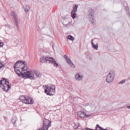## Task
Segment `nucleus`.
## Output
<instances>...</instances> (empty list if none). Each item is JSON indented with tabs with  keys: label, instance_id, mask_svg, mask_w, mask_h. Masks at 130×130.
<instances>
[{
	"label": "nucleus",
	"instance_id": "412c9836",
	"mask_svg": "<svg viewBox=\"0 0 130 130\" xmlns=\"http://www.w3.org/2000/svg\"><path fill=\"white\" fill-rule=\"evenodd\" d=\"M2 80H0V87H1L3 85V84H4L3 83V81H5V82L6 81V80H7L5 78H2Z\"/></svg>",
	"mask_w": 130,
	"mask_h": 130
},
{
	"label": "nucleus",
	"instance_id": "a18cd8bd",
	"mask_svg": "<svg viewBox=\"0 0 130 130\" xmlns=\"http://www.w3.org/2000/svg\"><path fill=\"white\" fill-rule=\"evenodd\" d=\"M104 130H107V129H104Z\"/></svg>",
	"mask_w": 130,
	"mask_h": 130
},
{
	"label": "nucleus",
	"instance_id": "f03ea898",
	"mask_svg": "<svg viewBox=\"0 0 130 130\" xmlns=\"http://www.w3.org/2000/svg\"><path fill=\"white\" fill-rule=\"evenodd\" d=\"M40 61L42 63L46 62L53 63L55 67H58V65L56 62L55 59L52 57L46 56H43L40 59Z\"/></svg>",
	"mask_w": 130,
	"mask_h": 130
},
{
	"label": "nucleus",
	"instance_id": "4468645a",
	"mask_svg": "<svg viewBox=\"0 0 130 130\" xmlns=\"http://www.w3.org/2000/svg\"><path fill=\"white\" fill-rule=\"evenodd\" d=\"M55 87H54L53 88H52V87H51V88H50V94H49L48 95H52L55 92Z\"/></svg>",
	"mask_w": 130,
	"mask_h": 130
},
{
	"label": "nucleus",
	"instance_id": "dca6fc26",
	"mask_svg": "<svg viewBox=\"0 0 130 130\" xmlns=\"http://www.w3.org/2000/svg\"><path fill=\"white\" fill-rule=\"evenodd\" d=\"M24 10L26 12H27L30 9V8L28 5L24 6H23Z\"/></svg>",
	"mask_w": 130,
	"mask_h": 130
},
{
	"label": "nucleus",
	"instance_id": "c85d7f7f",
	"mask_svg": "<svg viewBox=\"0 0 130 130\" xmlns=\"http://www.w3.org/2000/svg\"><path fill=\"white\" fill-rule=\"evenodd\" d=\"M108 74H110V75H113V76H114L115 75L114 72L112 71H110Z\"/></svg>",
	"mask_w": 130,
	"mask_h": 130
},
{
	"label": "nucleus",
	"instance_id": "f3484780",
	"mask_svg": "<svg viewBox=\"0 0 130 130\" xmlns=\"http://www.w3.org/2000/svg\"><path fill=\"white\" fill-rule=\"evenodd\" d=\"M104 129L103 128L101 127L98 124L96 125L95 127V130H104Z\"/></svg>",
	"mask_w": 130,
	"mask_h": 130
},
{
	"label": "nucleus",
	"instance_id": "f257e3e1",
	"mask_svg": "<svg viewBox=\"0 0 130 130\" xmlns=\"http://www.w3.org/2000/svg\"><path fill=\"white\" fill-rule=\"evenodd\" d=\"M14 68L15 71L19 76H21L23 78L25 77V78H29L31 79H34V75L31 74V71L26 70L25 71H24L23 73L22 72L21 69L19 67Z\"/></svg>",
	"mask_w": 130,
	"mask_h": 130
},
{
	"label": "nucleus",
	"instance_id": "6e6552de",
	"mask_svg": "<svg viewBox=\"0 0 130 130\" xmlns=\"http://www.w3.org/2000/svg\"><path fill=\"white\" fill-rule=\"evenodd\" d=\"M23 63L24 65H25V66H26V62L24 61H18L16 62L15 64L14 65V68L18 67H19L20 66V64Z\"/></svg>",
	"mask_w": 130,
	"mask_h": 130
},
{
	"label": "nucleus",
	"instance_id": "4c0bfd02",
	"mask_svg": "<svg viewBox=\"0 0 130 130\" xmlns=\"http://www.w3.org/2000/svg\"><path fill=\"white\" fill-rule=\"evenodd\" d=\"M126 107L128 108V109H130V105L128 106H126Z\"/></svg>",
	"mask_w": 130,
	"mask_h": 130
},
{
	"label": "nucleus",
	"instance_id": "72a5a7b5",
	"mask_svg": "<svg viewBox=\"0 0 130 130\" xmlns=\"http://www.w3.org/2000/svg\"><path fill=\"white\" fill-rule=\"evenodd\" d=\"M4 45V43L3 42L0 41V47H2Z\"/></svg>",
	"mask_w": 130,
	"mask_h": 130
},
{
	"label": "nucleus",
	"instance_id": "1a4fd4ad",
	"mask_svg": "<svg viewBox=\"0 0 130 130\" xmlns=\"http://www.w3.org/2000/svg\"><path fill=\"white\" fill-rule=\"evenodd\" d=\"M34 102L33 99L30 97L27 96V98H26L25 102H24V103L26 104H32L34 103Z\"/></svg>",
	"mask_w": 130,
	"mask_h": 130
},
{
	"label": "nucleus",
	"instance_id": "a211bd4d",
	"mask_svg": "<svg viewBox=\"0 0 130 130\" xmlns=\"http://www.w3.org/2000/svg\"><path fill=\"white\" fill-rule=\"evenodd\" d=\"M11 15L12 16V18L14 19H17L16 17L17 15L16 13L14 11L11 12Z\"/></svg>",
	"mask_w": 130,
	"mask_h": 130
},
{
	"label": "nucleus",
	"instance_id": "79ce46f5",
	"mask_svg": "<svg viewBox=\"0 0 130 130\" xmlns=\"http://www.w3.org/2000/svg\"><path fill=\"white\" fill-rule=\"evenodd\" d=\"M66 21H68V19H66Z\"/></svg>",
	"mask_w": 130,
	"mask_h": 130
},
{
	"label": "nucleus",
	"instance_id": "58836bf2",
	"mask_svg": "<svg viewBox=\"0 0 130 130\" xmlns=\"http://www.w3.org/2000/svg\"><path fill=\"white\" fill-rule=\"evenodd\" d=\"M65 21V19H64V21H63V23H64V24H63V25H67V24H68V23L67 24H66L64 23V21Z\"/></svg>",
	"mask_w": 130,
	"mask_h": 130
},
{
	"label": "nucleus",
	"instance_id": "a19ab883",
	"mask_svg": "<svg viewBox=\"0 0 130 130\" xmlns=\"http://www.w3.org/2000/svg\"><path fill=\"white\" fill-rule=\"evenodd\" d=\"M89 59L90 60H91L92 59V58L91 57H90L89 58Z\"/></svg>",
	"mask_w": 130,
	"mask_h": 130
},
{
	"label": "nucleus",
	"instance_id": "37998d69",
	"mask_svg": "<svg viewBox=\"0 0 130 130\" xmlns=\"http://www.w3.org/2000/svg\"><path fill=\"white\" fill-rule=\"evenodd\" d=\"M2 62H0V66H1V64H2Z\"/></svg>",
	"mask_w": 130,
	"mask_h": 130
},
{
	"label": "nucleus",
	"instance_id": "6ab92c4d",
	"mask_svg": "<svg viewBox=\"0 0 130 130\" xmlns=\"http://www.w3.org/2000/svg\"><path fill=\"white\" fill-rule=\"evenodd\" d=\"M75 12L73 11V10H72L71 12V16L73 19L75 18L76 17V15Z\"/></svg>",
	"mask_w": 130,
	"mask_h": 130
},
{
	"label": "nucleus",
	"instance_id": "f8f14e48",
	"mask_svg": "<svg viewBox=\"0 0 130 130\" xmlns=\"http://www.w3.org/2000/svg\"><path fill=\"white\" fill-rule=\"evenodd\" d=\"M83 76L79 75V73H77L75 75V78L76 80L79 81L82 79Z\"/></svg>",
	"mask_w": 130,
	"mask_h": 130
},
{
	"label": "nucleus",
	"instance_id": "cd10ccee",
	"mask_svg": "<svg viewBox=\"0 0 130 130\" xmlns=\"http://www.w3.org/2000/svg\"><path fill=\"white\" fill-rule=\"evenodd\" d=\"M38 130H48V129L47 128L44 127L43 126L42 127L40 128Z\"/></svg>",
	"mask_w": 130,
	"mask_h": 130
},
{
	"label": "nucleus",
	"instance_id": "5701e85b",
	"mask_svg": "<svg viewBox=\"0 0 130 130\" xmlns=\"http://www.w3.org/2000/svg\"><path fill=\"white\" fill-rule=\"evenodd\" d=\"M17 119L16 117H14L13 118H12V122L14 123V124L15 125V122L17 120Z\"/></svg>",
	"mask_w": 130,
	"mask_h": 130
},
{
	"label": "nucleus",
	"instance_id": "a878e982",
	"mask_svg": "<svg viewBox=\"0 0 130 130\" xmlns=\"http://www.w3.org/2000/svg\"><path fill=\"white\" fill-rule=\"evenodd\" d=\"M92 46L94 48V49L96 50L97 49L98 47V44H96L95 45L94 44L92 45Z\"/></svg>",
	"mask_w": 130,
	"mask_h": 130
},
{
	"label": "nucleus",
	"instance_id": "b1692460",
	"mask_svg": "<svg viewBox=\"0 0 130 130\" xmlns=\"http://www.w3.org/2000/svg\"><path fill=\"white\" fill-rule=\"evenodd\" d=\"M14 22L15 23V24L16 25L18 29V20L17 19H15Z\"/></svg>",
	"mask_w": 130,
	"mask_h": 130
},
{
	"label": "nucleus",
	"instance_id": "9b49d317",
	"mask_svg": "<svg viewBox=\"0 0 130 130\" xmlns=\"http://www.w3.org/2000/svg\"><path fill=\"white\" fill-rule=\"evenodd\" d=\"M78 116L79 118H83L85 117V114L83 111H80L78 112Z\"/></svg>",
	"mask_w": 130,
	"mask_h": 130
},
{
	"label": "nucleus",
	"instance_id": "2eb2a0df",
	"mask_svg": "<svg viewBox=\"0 0 130 130\" xmlns=\"http://www.w3.org/2000/svg\"><path fill=\"white\" fill-rule=\"evenodd\" d=\"M51 88V87H46V88H45L44 92L46 93L47 94V95L50 94V88Z\"/></svg>",
	"mask_w": 130,
	"mask_h": 130
},
{
	"label": "nucleus",
	"instance_id": "473e14b6",
	"mask_svg": "<svg viewBox=\"0 0 130 130\" xmlns=\"http://www.w3.org/2000/svg\"><path fill=\"white\" fill-rule=\"evenodd\" d=\"M19 42V40L16 39H15V40L14 41V43L17 44Z\"/></svg>",
	"mask_w": 130,
	"mask_h": 130
},
{
	"label": "nucleus",
	"instance_id": "423d86ee",
	"mask_svg": "<svg viewBox=\"0 0 130 130\" xmlns=\"http://www.w3.org/2000/svg\"><path fill=\"white\" fill-rule=\"evenodd\" d=\"M63 57L66 59V61H67V63L71 65L72 68H74L75 67V65L69 59L67 55H64L63 56Z\"/></svg>",
	"mask_w": 130,
	"mask_h": 130
},
{
	"label": "nucleus",
	"instance_id": "2f4dec72",
	"mask_svg": "<svg viewBox=\"0 0 130 130\" xmlns=\"http://www.w3.org/2000/svg\"><path fill=\"white\" fill-rule=\"evenodd\" d=\"M82 130H94V129H90L86 127L84 129H83Z\"/></svg>",
	"mask_w": 130,
	"mask_h": 130
},
{
	"label": "nucleus",
	"instance_id": "0eeeda50",
	"mask_svg": "<svg viewBox=\"0 0 130 130\" xmlns=\"http://www.w3.org/2000/svg\"><path fill=\"white\" fill-rule=\"evenodd\" d=\"M113 76L110 75V74H108L106 77V81L108 83H110L112 82L113 80Z\"/></svg>",
	"mask_w": 130,
	"mask_h": 130
},
{
	"label": "nucleus",
	"instance_id": "4be33fe9",
	"mask_svg": "<svg viewBox=\"0 0 130 130\" xmlns=\"http://www.w3.org/2000/svg\"><path fill=\"white\" fill-rule=\"evenodd\" d=\"M67 39L72 41H73L74 40V38L72 36L70 35L68 36Z\"/></svg>",
	"mask_w": 130,
	"mask_h": 130
},
{
	"label": "nucleus",
	"instance_id": "f704fd0d",
	"mask_svg": "<svg viewBox=\"0 0 130 130\" xmlns=\"http://www.w3.org/2000/svg\"><path fill=\"white\" fill-rule=\"evenodd\" d=\"M91 116V114L90 115H86L85 114V116H86V117H90Z\"/></svg>",
	"mask_w": 130,
	"mask_h": 130
},
{
	"label": "nucleus",
	"instance_id": "bb28decb",
	"mask_svg": "<svg viewBox=\"0 0 130 130\" xmlns=\"http://www.w3.org/2000/svg\"><path fill=\"white\" fill-rule=\"evenodd\" d=\"M78 7V5L77 4L73 8V9H74L73 11L76 12L77 11V9Z\"/></svg>",
	"mask_w": 130,
	"mask_h": 130
},
{
	"label": "nucleus",
	"instance_id": "ddd939ff",
	"mask_svg": "<svg viewBox=\"0 0 130 130\" xmlns=\"http://www.w3.org/2000/svg\"><path fill=\"white\" fill-rule=\"evenodd\" d=\"M27 96H21L20 98V99L22 102L24 103V102H25L26 101V98H27Z\"/></svg>",
	"mask_w": 130,
	"mask_h": 130
},
{
	"label": "nucleus",
	"instance_id": "7ed1b4c3",
	"mask_svg": "<svg viewBox=\"0 0 130 130\" xmlns=\"http://www.w3.org/2000/svg\"><path fill=\"white\" fill-rule=\"evenodd\" d=\"M88 17L89 18V21L92 23H93L94 22V20L93 18L94 15L93 9L90 8L88 10Z\"/></svg>",
	"mask_w": 130,
	"mask_h": 130
},
{
	"label": "nucleus",
	"instance_id": "39448f33",
	"mask_svg": "<svg viewBox=\"0 0 130 130\" xmlns=\"http://www.w3.org/2000/svg\"><path fill=\"white\" fill-rule=\"evenodd\" d=\"M51 121L45 119H44L43 123V126L44 127L47 128L50 127L51 125Z\"/></svg>",
	"mask_w": 130,
	"mask_h": 130
},
{
	"label": "nucleus",
	"instance_id": "e433bc0d",
	"mask_svg": "<svg viewBox=\"0 0 130 130\" xmlns=\"http://www.w3.org/2000/svg\"><path fill=\"white\" fill-rule=\"evenodd\" d=\"M4 66V64H3L2 63L1 65V66H0V67H1V68L2 67H3Z\"/></svg>",
	"mask_w": 130,
	"mask_h": 130
},
{
	"label": "nucleus",
	"instance_id": "9d476101",
	"mask_svg": "<svg viewBox=\"0 0 130 130\" xmlns=\"http://www.w3.org/2000/svg\"><path fill=\"white\" fill-rule=\"evenodd\" d=\"M27 66L26 65L25 66V65H24L23 63H22L20 64V66H19V67H20V69H21L22 71H25L26 70H27L28 69Z\"/></svg>",
	"mask_w": 130,
	"mask_h": 130
},
{
	"label": "nucleus",
	"instance_id": "c9c22d12",
	"mask_svg": "<svg viewBox=\"0 0 130 130\" xmlns=\"http://www.w3.org/2000/svg\"><path fill=\"white\" fill-rule=\"evenodd\" d=\"M93 39H92L91 40V44L92 45H93V44H94L93 43Z\"/></svg>",
	"mask_w": 130,
	"mask_h": 130
},
{
	"label": "nucleus",
	"instance_id": "c756f323",
	"mask_svg": "<svg viewBox=\"0 0 130 130\" xmlns=\"http://www.w3.org/2000/svg\"><path fill=\"white\" fill-rule=\"evenodd\" d=\"M125 82V80H124L123 79L121 81H120L119 82V84H123V83H124Z\"/></svg>",
	"mask_w": 130,
	"mask_h": 130
},
{
	"label": "nucleus",
	"instance_id": "c03bdc74",
	"mask_svg": "<svg viewBox=\"0 0 130 130\" xmlns=\"http://www.w3.org/2000/svg\"><path fill=\"white\" fill-rule=\"evenodd\" d=\"M2 82L4 84L5 83V81H3Z\"/></svg>",
	"mask_w": 130,
	"mask_h": 130
},
{
	"label": "nucleus",
	"instance_id": "49530a36",
	"mask_svg": "<svg viewBox=\"0 0 130 130\" xmlns=\"http://www.w3.org/2000/svg\"><path fill=\"white\" fill-rule=\"evenodd\" d=\"M99 128H98L97 129H99Z\"/></svg>",
	"mask_w": 130,
	"mask_h": 130
},
{
	"label": "nucleus",
	"instance_id": "393cba45",
	"mask_svg": "<svg viewBox=\"0 0 130 130\" xmlns=\"http://www.w3.org/2000/svg\"><path fill=\"white\" fill-rule=\"evenodd\" d=\"M125 10L126 12L128 14H129V15H130L129 14V8L127 6L125 7Z\"/></svg>",
	"mask_w": 130,
	"mask_h": 130
},
{
	"label": "nucleus",
	"instance_id": "20e7f679",
	"mask_svg": "<svg viewBox=\"0 0 130 130\" xmlns=\"http://www.w3.org/2000/svg\"><path fill=\"white\" fill-rule=\"evenodd\" d=\"M9 83L7 80H6L4 84H3L2 86V88L4 91L8 92L10 90L11 88V85L9 84Z\"/></svg>",
	"mask_w": 130,
	"mask_h": 130
},
{
	"label": "nucleus",
	"instance_id": "ea45409f",
	"mask_svg": "<svg viewBox=\"0 0 130 130\" xmlns=\"http://www.w3.org/2000/svg\"><path fill=\"white\" fill-rule=\"evenodd\" d=\"M79 126V125L77 124L76 125L77 128H75L76 129V128H77L78 127V126Z\"/></svg>",
	"mask_w": 130,
	"mask_h": 130
},
{
	"label": "nucleus",
	"instance_id": "7c9ffc66",
	"mask_svg": "<svg viewBox=\"0 0 130 130\" xmlns=\"http://www.w3.org/2000/svg\"><path fill=\"white\" fill-rule=\"evenodd\" d=\"M3 117L5 121L7 122L8 119V117L5 116H4Z\"/></svg>",
	"mask_w": 130,
	"mask_h": 130
},
{
	"label": "nucleus",
	"instance_id": "aec40b11",
	"mask_svg": "<svg viewBox=\"0 0 130 130\" xmlns=\"http://www.w3.org/2000/svg\"><path fill=\"white\" fill-rule=\"evenodd\" d=\"M34 73L35 74H36V75L37 77H40L41 76V73L38 71H35Z\"/></svg>",
	"mask_w": 130,
	"mask_h": 130
}]
</instances>
